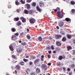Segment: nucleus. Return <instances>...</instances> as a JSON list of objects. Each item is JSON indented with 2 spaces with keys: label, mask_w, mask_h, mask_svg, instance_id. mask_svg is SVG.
<instances>
[{
  "label": "nucleus",
  "mask_w": 75,
  "mask_h": 75,
  "mask_svg": "<svg viewBox=\"0 0 75 75\" xmlns=\"http://www.w3.org/2000/svg\"><path fill=\"white\" fill-rule=\"evenodd\" d=\"M31 75H35V74L34 73H32L31 74Z\"/></svg>",
  "instance_id": "obj_55"
},
{
  "label": "nucleus",
  "mask_w": 75,
  "mask_h": 75,
  "mask_svg": "<svg viewBox=\"0 0 75 75\" xmlns=\"http://www.w3.org/2000/svg\"><path fill=\"white\" fill-rule=\"evenodd\" d=\"M59 48L58 47H57L56 49V50H57V51H59Z\"/></svg>",
  "instance_id": "obj_46"
},
{
  "label": "nucleus",
  "mask_w": 75,
  "mask_h": 75,
  "mask_svg": "<svg viewBox=\"0 0 75 75\" xmlns=\"http://www.w3.org/2000/svg\"><path fill=\"white\" fill-rule=\"evenodd\" d=\"M65 20L66 21H67V22H69V23H70V22H71V19L68 18H66Z\"/></svg>",
  "instance_id": "obj_12"
},
{
  "label": "nucleus",
  "mask_w": 75,
  "mask_h": 75,
  "mask_svg": "<svg viewBox=\"0 0 75 75\" xmlns=\"http://www.w3.org/2000/svg\"><path fill=\"white\" fill-rule=\"evenodd\" d=\"M36 72L37 73H40V69L39 68H37L36 69Z\"/></svg>",
  "instance_id": "obj_13"
},
{
  "label": "nucleus",
  "mask_w": 75,
  "mask_h": 75,
  "mask_svg": "<svg viewBox=\"0 0 75 75\" xmlns=\"http://www.w3.org/2000/svg\"><path fill=\"white\" fill-rule=\"evenodd\" d=\"M73 54H75V50H74L73 51Z\"/></svg>",
  "instance_id": "obj_61"
},
{
  "label": "nucleus",
  "mask_w": 75,
  "mask_h": 75,
  "mask_svg": "<svg viewBox=\"0 0 75 75\" xmlns=\"http://www.w3.org/2000/svg\"><path fill=\"white\" fill-rule=\"evenodd\" d=\"M16 51L18 53H21V52H22V49L21 47H20Z\"/></svg>",
  "instance_id": "obj_8"
},
{
  "label": "nucleus",
  "mask_w": 75,
  "mask_h": 75,
  "mask_svg": "<svg viewBox=\"0 0 75 75\" xmlns=\"http://www.w3.org/2000/svg\"><path fill=\"white\" fill-rule=\"evenodd\" d=\"M40 59H38L34 61L35 64H38L40 63Z\"/></svg>",
  "instance_id": "obj_6"
},
{
  "label": "nucleus",
  "mask_w": 75,
  "mask_h": 75,
  "mask_svg": "<svg viewBox=\"0 0 75 75\" xmlns=\"http://www.w3.org/2000/svg\"><path fill=\"white\" fill-rule=\"evenodd\" d=\"M51 49L52 50H54V46L52 45L51 46Z\"/></svg>",
  "instance_id": "obj_43"
},
{
  "label": "nucleus",
  "mask_w": 75,
  "mask_h": 75,
  "mask_svg": "<svg viewBox=\"0 0 75 75\" xmlns=\"http://www.w3.org/2000/svg\"><path fill=\"white\" fill-rule=\"evenodd\" d=\"M67 51H69V49L71 50L72 49V47L70 46H68L67 47Z\"/></svg>",
  "instance_id": "obj_22"
},
{
  "label": "nucleus",
  "mask_w": 75,
  "mask_h": 75,
  "mask_svg": "<svg viewBox=\"0 0 75 75\" xmlns=\"http://www.w3.org/2000/svg\"><path fill=\"white\" fill-rule=\"evenodd\" d=\"M48 53H49V54H51V51H49L48 52Z\"/></svg>",
  "instance_id": "obj_64"
},
{
  "label": "nucleus",
  "mask_w": 75,
  "mask_h": 75,
  "mask_svg": "<svg viewBox=\"0 0 75 75\" xmlns=\"http://www.w3.org/2000/svg\"><path fill=\"white\" fill-rule=\"evenodd\" d=\"M15 3L16 4V5L17 6H18V5H19V2H18V1H17V0H16V1Z\"/></svg>",
  "instance_id": "obj_26"
},
{
  "label": "nucleus",
  "mask_w": 75,
  "mask_h": 75,
  "mask_svg": "<svg viewBox=\"0 0 75 75\" xmlns=\"http://www.w3.org/2000/svg\"><path fill=\"white\" fill-rule=\"evenodd\" d=\"M62 41H66V38H63Z\"/></svg>",
  "instance_id": "obj_38"
},
{
  "label": "nucleus",
  "mask_w": 75,
  "mask_h": 75,
  "mask_svg": "<svg viewBox=\"0 0 75 75\" xmlns=\"http://www.w3.org/2000/svg\"><path fill=\"white\" fill-rule=\"evenodd\" d=\"M23 60L24 61V62H28V59H23Z\"/></svg>",
  "instance_id": "obj_34"
},
{
  "label": "nucleus",
  "mask_w": 75,
  "mask_h": 75,
  "mask_svg": "<svg viewBox=\"0 0 75 75\" xmlns=\"http://www.w3.org/2000/svg\"><path fill=\"white\" fill-rule=\"evenodd\" d=\"M16 69H18V70H19L20 69V66L18 65L16 66Z\"/></svg>",
  "instance_id": "obj_16"
},
{
  "label": "nucleus",
  "mask_w": 75,
  "mask_h": 75,
  "mask_svg": "<svg viewBox=\"0 0 75 75\" xmlns=\"http://www.w3.org/2000/svg\"><path fill=\"white\" fill-rule=\"evenodd\" d=\"M32 58L33 59H35L36 58V57H35L34 56H33L32 57Z\"/></svg>",
  "instance_id": "obj_47"
},
{
  "label": "nucleus",
  "mask_w": 75,
  "mask_h": 75,
  "mask_svg": "<svg viewBox=\"0 0 75 75\" xmlns=\"http://www.w3.org/2000/svg\"><path fill=\"white\" fill-rule=\"evenodd\" d=\"M63 58V57L62 56H60L58 58V59L59 60H62Z\"/></svg>",
  "instance_id": "obj_18"
},
{
  "label": "nucleus",
  "mask_w": 75,
  "mask_h": 75,
  "mask_svg": "<svg viewBox=\"0 0 75 75\" xmlns=\"http://www.w3.org/2000/svg\"><path fill=\"white\" fill-rule=\"evenodd\" d=\"M49 39H50V40H52V37H49Z\"/></svg>",
  "instance_id": "obj_50"
},
{
  "label": "nucleus",
  "mask_w": 75,
  "mask_h": 75,
  "mask_svg": "<svg viewBox=\"0 0 75 75\" xmlns=\"http://www.w3.org/2000/svg\"><path fill=\"white\" fill-rule=\"evenodd\" d=\"M21 44L22 45H26V44L25 42H23Z\"/></svg>",
  "instance_id": "obj_33"
},
{
  "label": "nucleus",
  "mask_w": 75,
  "mask_h": 75,
  "mask_svg": "<svg viewBox=\"0 0 75 75\" xmlns=\"http://www.w3.org/2000/svg\"><path fill=\"white\" fill-rule=\"evenodd\" d=\"M38 40L40 41H42V38L41 37H40L38 38Z\"/></svg>",
  "instance_id": "obj_20"
},
{
  "label": "nucleus",
  "mask_w": 75,
  "mask_h": 75,
  "mask_svg": "<svg viewBox=\"0 0 75 75\" xmlns=\"http://www.w3.org/2000/svg\"><path fill=\"white\" fill-rule=\"evenodd\" d=\"M62 36L61 35H57L55 36V38L56 39H59V38H61Z\"/></svg>",
  "instance_id": "obj_7"
},
{
  "label": "nucleus",
  "mask_w": 75,
  "mask_h": 75,
  "mask_svg": "<svg viewBox=\"0 0 75 75\" xmlns=\"http://www.w3.org/2000/svg\"><path fill=\"white\" fill-rule=\"evenodd\" d=\"M41 58H44V55H42V56H41Z\"/></svg>",
  "instance_id": "obj_56"
},
{
  "label": "nucleus",
  "mask_w": 75,
  "mask_h": 75,
  "mask_svg": "<svg viewBox=\"0 0 75 75\" xmlns=\"http://www.w3.org/2000/svg\"><path fill=\"white\" fill-rule=\"evenodd\" d=\"M20 2H21L22 4H24L25 3V0H21Z\"/></svg>",
  "instance_id": "obj_23"
},
{
  "label": "nucleus",
  "mask_w": 75,
  "mask_h": 75,
  "mask_svg": "<svg viewBox=\"0 0 75 75\" xmlns=\"http://www.w3.org/2000/svg\"><path fill=\"white\" fill-rule=\"evenodd\" d=\"M20 35H23V33H21V34H20Z\"/></svg>",
  "instance_id": "obj_62"
},
{
  "label": "nucleus",
  "mask_w": 75,
  "mask_h": 75,
  "mask_svg": "<svg viewBox=\"0 0 75 75\" xmlns=\"http://www.w3.org/2000/svg\"><path fill=\"white\" fill-rule=\"evenodd\" d=\"M57 65L58 67L60 66L61 65V62H58L57 63Z\"/></svg>",
  "instance_id": "obj_21"
},
{
  "label": "nucleus",
  "mask_w": 75,
  "mask_h": 75,
  "mask_svg": "<svg viewBox=\"0 0 75 75\" xmlns=\"http://www.w3.org/2000/svg\"><path fill=\"white\" fill-rule=\"evenodd\" d=\"M9 48L11 51H13L14 50V48H13V45H10Z\"/></svg>",
  "instance_id": "obj_11"
},
{
  "label": "nucleus",
  "mask_w": 75,
  "mask_h": 75,
  "mask_svg": "<svg viewBox=\"0 0 75 75\" xmlns=\"http://www.w3.org/2000/svg\"><path fill=\"white\" fill-rule=\"evenodd\" d=\"M63 69L64 71H66V68H65L63 67Z\"/></svg>",
  "instance_id": "obj_44"
},
{
  "label": "nucleus",
  "mask_w": 75,
  "mask_h": 75,
  "mask_svg": "<svg viewBox=\"0 0 75 75\" xmlns=\"http://www.w3.org/2000/svg\"><path fill=\"white\" fill-rule=\"evenodd\" d=\"M63 59H65V56L64 55H63Z\"/></svg>",
  "instance_id": "obj_54"
},
{
  "label": "nucleus",
  "mask_w": 75,
  "mask_h": 75,
  "mask_svg": "<svg viewBox=\"0 0 75 75\" xmlns=\"http://www.w3.org/2000/svg\"><path fill=\"white\" fill-rule=\"evenodd\" d=\"M56 44L58 46H60L61 45V43L59 42H56Z\"/></svg>",
  "instance_id": "obj_14"
},
{
  "label": "nucleus",
  "mask_w": 75,
  "mask_h": 75,
  "mask_svg": "<svg viewBox=\"0 0 75 75\" xmlns=\"http://www.w3.org/2000/svg\"><path fill=\"white\" fill-rule=\"evenodd\" d=\"M56 9L57 10V14L58 17L60 18H62V17H63V15L61 13V12H60V8L58 7H57Z\"/></svg>",
  "instance_id": "obj_1"
},
{
  "label": "nucleus",
  "mask_w": 75,
  "mask_h": 75,
  "mask_svg": "<svg viewBox=\"0 0 75 75\" xmlns=\"http://www.w3.org/2000/svg\"><path fill=\"white\" fill-rule=\"evenodd\" d=\"M47 65H49V66H50L51 65V63H49L47 64Z\"/></svg>",
  "instance_id": "obj_52"
},
{
  "label": "nucleus",
  "mask_w": 75,
  "mask_h": 75,
  "mask_svg": "<svg viewBox=\"0 0 75 75\" xmlns=\"http://www.w3.org/2000/svg\"><path fill=\"white\" fill-rule=\"evenodd\" d=\"M69 75H71L72 74V72H70V73H69Z\"/></svg>",
  "instance_id": "obj_49"
},
{
  "label": "nucleus",
  "mask_w": 75,
  "mask_h": 75,
  "mask_svg": "<svg viewBox=\"0 0 75 75\" xmlns=\"http://www.w3.org/2000/svg\"><path fill=\"white\" fill-rule=\"evenodd\" d=\"M37 10H38V11L40 12V13H41V12L42 11V10H41L40 9L39 7H38V6L37 7Z\"/></svg>",
  "instance_id": "obj_15"
},
{
  "label": "nucleus",
  "mask_w": 75,
  "mask_h": 75,
  "mask_svg": "<svg viewBox=\"0 0 75 75\" xmlns=\"http://www.w3.org/2000/svg\"><path fill=\"white\" fill-rule=\"evenodd\" d=\"M33 64V62H30V65H32Z\"/></svg>",
  "instance_id": "obj_57"
},
{
  "label": "nucleus",
  "mask_w": 75,
  "mask_h": 75,
  "mask_svg": "<svg viewBox=\"0 0 75 75\" xmlns=\"http://www.w3.org/2000/svg\"><path fill=\"white\" fill-rule=\"evenodd\" d=\"M19 34L18 33L15 34L14 35H13L12 38V40L15 41L17 39V37L18 36Z\"/></svg>",
  "instance_id": "obj_2"
},
{
  "label": "nucleus",
  "mask_w": 75,
  "mask_h": 75,
  "mask_svg": "<svg viewBox=\"0 0 75 75\" xmlns=\"http://www.w3.org/2000/svg\"><path fill=\"white\" fill-rule=\"evenodd\" d=\"M12 57L13 58H14V59H16L17 58V56L16 55H12Z\"/></svg>",
  "instance_id": "obj_24"
},
{
  "label": "nucleus",
  "mask_w": 75,
  "mask_h": 75,
  "mask_svg": "<svg viewBox=\"0 0 75 75\" xmlns=\"http://www.w3.org/2000/svg\"><path fill=\"white\" fill-rule=\"evenodd\" d=\"M25 7L27 8L28 10L30 9L31 8V6H30V5L27 4L25 5Z\"/></svg>",
  "instance_id": "obj_4"
},
{
  "label": "nucleus",
  "mask_w": 75,
  "mask_h": 75,
  "mask_svg": "<svg viewBox=\"0 0 75 75\" xmlns=\"http://www.w3.org/2000/svg\"><path fill=\"white\" fill-rule=\"evenodd\" d=\"M59 25L61 27H62L64 25V23L62 21H60L59 22Z\"/></svg>",
  "instance_id": "obj_9"
},
{
  "label": "nucleus",
  "mask_w": 75,
  "mask_h": 75,
  "mask_svg": "<svg viewBox=\"0 0 75 75\" xmlns=\"http://www.w3.org/2000/svg\"><path fill=\"white\" fill-rule=\"evenodd\" d=\"M56 28H57V29H59V27H58V26H57L56 27Z\"/></svg>",
  "instance_id": "obj_63"
},
{
  "label": "nucleus",
  "mask_w": 75,
  "mask_h": 75,
  "mask_svg": "<svg viewBox=\"0 0 75 75\" xmlns=\"http://www.w3.org/2000/svg\"><path fill=\"white\" fill-rule=\"evenodd\" d=\"M29 14H33L34 13V11L33 10H30L29 11Z\"/></svg>",
  "instance_id": "obj_17"
},
{
  "label": "nucleus",
  "mask_w": 75,
  "mask_h": 75,
  "mask_svg": "<svg viewBox=\"0 0 75 75\" xmlns=\"http://www.w3.org/2000/svg\"><path fill=\"white\" fill-rule=\"evenodd\" d=\"M67 37L69 39L71 38V36L70 35H67Z\"/></svg>",
  "instance_id": "obj_36"
},
{
  "label": "nucleus",
  "mask_w": 75,
  "mask_h": 75,
  "mask_svg": "<svg viewBox=\"0 0 75 75\" xmlns=\"http://www.w3.org/2000/svg\"><path fill=\"white\" fill-rule=\"evenodd\" d=\"M70 69L69 68H68L67 69V71H68V72H69V71H70Z\"/></svg>",
  "instance_id": "obj_48"
},
{
  "label": "nucleus",
  "mask_w": 75,
  "mask_h": 75,
  "mask_svg": "<svg viewBox=\"0 0 75 75\" xmlns=\"http://www.w3.org/2000/svg\"><path fill=\"white\" fill-rule=\"evenodd\" d=\"M44 4L42 2L40 3V7H42V6H44Z\"/></svg>",
  "instance_id": "obj_19"
},
{
  "label": "nucleus",
  "mask_w": 75,
  "mask_h": 75,
  "mask_svg": "<svg viewBox=\"0 0 75 75\" xmlns=\"http://www.w3.org/2000/svg\"><path fill=\"white\" fill-rule=\"evenodd\" d=\"M24 12L25 14H28V11L26 10H25Z\"/></svg>",
  "instance_id": "obj_29"
},
{
  "label": "nucleus",
  "mask_w": 75,
  "mask_h": 75,
  "mask_svg": "<svg viewBox=\"0 0 75 75\" xmlns=\"http://www.w3.org/2000/svg\"><path fill=\"white\" fill-rule=\"evenodd\" d=\"M17 24L18 25V26H20L21 24V22L20 21H18L17 23Z\"/></svg>",
  "instance_id": "obj_25"
},
{
  "label": "nucleus",
  "mask_w": 75,
  "mask_h": 75,
  "mask_svg": "<svg viewBox=\"0 0 75 75\" xmlns=\"http://www.w3.org/2000/svg\"><path fill=\"white\" fill-rule=\"evenodd\" d=\"M20 19L22 20V22L23 23H25L26 21V20L24 18L21 17Z\"/></svg>",
  "instance_id": "obj_10"
},
{
  "label": "nucleus",
  "mask_w": 75,
  "mask_h": 75,
  "mask_svg": "<svg viewBox=\"0 0 75 75\" xmlns=\"http://www.w3.org/2000/svg\"><path fill=\"white\" fill-rule=\"evenodd\" d=\"M61 33L62 34V35H65V32L63 31H61Z\"/></svg>",
  "instance_id": "obj_39"
},
{
  "label": "nucleus",
  "mask_w": 75,
  "mask_h": 75,
  "mask_svg": "<svg viewBox=\"0 0 75 75\" xmlns=\"http://www.w3.org/2000/svg\"><path fill=\"white\" fill-rule=\"evenodd\" d=\"M32 6L33 7H35V6H36V3L35 2H33L32 4Z\"/></svg>",
  "instance_id": "obj_28"
},
{
  "label": "nucleus",
  "mask_w": 75,
  "mask_h": 75,
  "mask_svg": "<svg viewBox=\"0 0 75 75\" xmlns=\"http://www.w3.org/2000/svg\"><path fill=\"white\" fill-rule=\"evenodd\" d=\"M20 64H21V65H24V62H20Z\"/></svg>",
  "instance_id": "obj_35"
},
{
  "label": "nucleus",
  "mask_w": 75,
  "mask_h": 75,
  "mask_svg": "<svg viewBox=\"0 0 75 75\" xmlns=\"http://www.w3.org/2000/svg\"><path fill=\"white\" fill-rule=\"evenodd\" d=\"M19 20V18H14V21H18V20Z\"/></svg>",
  "instance_id": "obj_27"
},
{
  "label": "nucleus",
  "mask_w": 75,
  "mask_h": 75,
  "mask_svg": "<svg viewBox=\"0 0 75 75\" xmlns=\"http://www.w3.org/2000/svg\"><path fill=\"white\" fill-rule=\"evenodd\" d=\"M53 53H54V54H55V53H56V51H53Z\"/></svg>",
  "instance_id": "obj_60"
},
{
  "label": "nucleus",
  "mask_w": 75,
  "mask_h": 75,
  "mask_svg": "<svg viewBox=\"0 0 75 75\" xmlns=\"http://www.w3.org/2000/svg\"><path fill=\"white\" fill-rule=\"evenodd\" d=\"M17 12H18V13H19L20 12V11H19V10H18V9H17Z\"/></svg>",
  "instance_id": "obj_58"
},
{
  "label": "nucleus",
  "mask_w": 75,
  "mask_h": 75,
  "mask_svg": "<svg viewBox=\"0 0 75 75\" xmlns=\"http://www.w3.org/2000/svg\"><path fill=\"white\" fill-rule=\"evenodd\" d=\"M27 38H28V40H30V38H31V36H30L29 35H27Z\"/></svg>",
  "instance_id": "obj_32"
},
{
  "label": "nucleus",
  "mask_w": 75,
  "mask_h": 75,
  "mask_svg": "<svg viewBox=\"0 0 75 75\" xmlns=\"http://www.w3.org/2000/svg\"><path fill=\"white\" fill-rule=\"evenodd\" d=\"M71 4H75V2L74 1H71Z\"/></svg>",
  "instance_id": "obj_37"
},
{
  "label": "nucleus",
  "mask_w": 75,
  "mask_h": 75,
  "mask_svg": "<svg viewBox=\"0 0 75 75\" xmlns=\"http://www.w3.org/2000/svg\"><path fill=\"white\" fill-rule=\"evenodd\" d=\"M71 11L72 13L73 14H75V10L74 9H73L71 10Z\"/></svg>",
  "instance_id": "obj_30"
},
{
  "label": "nucleus",
  "mask_w": 75,
  "mask_h": 75,
  "mask_svg": "<svg viewBox=\"0 0 75 75\" xmlns=\"http://www.w3.org/2000/svg\"><path fill=\"white\" fill-rule=\"evenodd\" d=\"M12 45V46L13 47H14L15 46H16V43H13V44H12V45Z\"/></svg>",
  "instance_id": "obj_41"
},
{
  "label": "nucleus",
  "mask_w": 75,
  "mask_h": 75,
  "mask_svg": "<svg viewBox=\"0 0 75 75\" xmlns=\"http://www.w3.org/2000/svg\"><path fill=\"white\" fill-rule=\"evenodd\" d=\"M32 0H27V1L28 3H30Z\"/></svg>",
  "instance_id": "obj_40"
},
{
  "label": "nucleus",
  "mask_w": 75,
  "mask_h": 75,
  "mask_svg": "<svg viewBox=\"0 0 75 75\" xmlns=\"http://www.w3.org/2000/svg\"><path fill=\"white\" fill-rule=\"evenodd\" d=\"M73 42L74 44H75V40H74L73 41Z\"/></svg>",
  "instance_id": "obj_53"
},
{
  "label": "nucleus",
  "mask_w": 75,
  "mask_h": 75,
  "mask_svg": "<svg viewBox=\"0 0 75 75\" xmlns=\"http://www.w3.org/2000/svg\"><path fill=\"white\" fill-rule=\"evenodd\" d=\"M8 7L9 8H11V6L10 5H9L8 6Z\"/></svg>",
  "instance_id": "obj_42"
},
{
  "label": "nucleus",
  "mask_w": 75,
  "mask_h": 75,
  "mask_svg": "<svg viewBox=\"0 0 75 75\" xmlns=\"http://www.w3.org/2000/svg\"><path fill=\"white\" fill-rule=\"evenodd\" d=\"M41 67L44 71H47V66L46 65L42 64L41 66Z\"/></svg>",
  "instance_id": "obj_3"
},
{
  "label": "nucleus",
  "mask_w": 75,
  "mask_h": 75,
  "mask_svg": "<svg viewBox=\"0 0 75 75\" xmlns=\"http://www.w3.org/2000/svg\"><path fill=\"white\" fill-rule=\"evenodd\" d=\"M6 75H10V74H9L8 73H6Z\"/></svg>",
  "instance_id": "obj_59"
},
{
  "label": "nucleus",
  "mask_w": 75,
  "mask_h": 75,
  "mask_svg": "<svg viewBox=\"0 0 75 75\" xmlns=\"http://www.w3.org/2000/svg\"><path fill=\"white\" fill-rule=\"evenodd\" d=\"M29 21L31 24H33L35 21V20L34 19L32 18Z\"/></svg>",
  "instance_id": "obj_5"
},
{
  "label": "nucleus",
  "mask_w": 75,
  "mask_h": 75,
  "mask_svg": "<svg viewBox=\"0 0 75 75\" xmlns=\"http://www.w3.org/2000/svg\"><path fill=\"white\" fill-rule=\"evenodd\" d=\"M48 58L49 59L50 58H51V55H50V54H49L48 56Z\"/></svg>",
  "instance_id": "obj_45"
},
{
  "label": "nucleus",
  "mask_w": 75,
  "mask_h": 75,
  "mask_svg": "<svg viewBox=\"0 0 75 75\" xmlns=\"http://www.w3.org/2000/svg\"><path fill=\"white\" fill-rule=\"evenodd\" d=\"M11 30L13 32H15L16 31V29L14 28H12Z\"/></svg>",
  "instance_id": "obj_31"
},
{
  "label": "nucleus",
  "mask_w": 75,
  "mask_h": 75,
  "mask_svg": "<svg viewBox=\"0 0 75 75\" xmlns=\"http://www.w3.org/2000/svg\"><path fill=\"white\" fill-rule=\"evenodd\" d=\"M41 61H44V58H41Z\"/></svg>",
  "instance_id": "obj_51"
}]
</instances>
